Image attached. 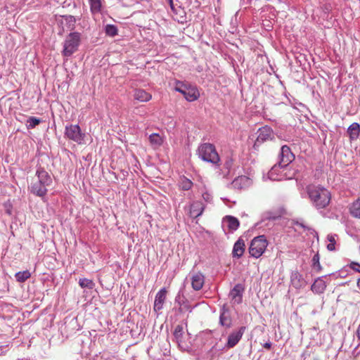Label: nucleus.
I'll return each mask as SVG.
<instances>
[{
  "instance_id": "nucleus-48",
  "label": "nucleus",
  "mask_w": 360,
  "mask_h": 360,
  "mask_svg": "<svg viewBox=\"0 0 360 360\" xmlns=\"http://www.w3.org/2000/svg\"><path fill=\"white\" fill-rule=\"evenodd\" d=\"M340 276L341 277H345V276L342 274V272H340Z\"/></svg>"
},
{
  "instance_id": "nucleus-45",
  "label": "nucleus",
  "mask_w": 360,
  "mask_h": 360,
  "mask_svg": "<svg viewBox=\"0 0 360 360\" xmlns=\"http://www.w3.org/2000/svg\"><path fill=\"white\" fill-rule=\"evenodd\" d=\"M168 1V3L169 4V6L171 7V9L172 11L174 10V3H173V0H167Z\"/></svg>"
},
{
  "instance_id": "nucleus-31",
  "label": "nucleus",
  "mask_w": 360,
  "mask_h": 360,
  "mask_svg": "<svg viewBox=\"0 0 360 360\" xmlns=\"http://www.w3.org/2000/svg\"><path fill=\"white\" fill-rule=\"evenodd\" d=\"M90 8L92 13H99L101 10V0H89Z\"/></svg>"
},
{
  "instance_id": "nucleus-7",
  "label": "nucleus",
  "mask_w": 360,
  "mask_h": 360,
  "mask_svg": "<svg viewBox=\"0 0 360 360\" xmlns=\"http://www.w3.org/2000/svg\"><path fill=\"white\" fill-rule=\"evenodd\" d=\"M247 329V326H240V327L233 330L227 337V340L224 347L226 349H231L236 347L241 340Z\"/></svg>"
},
{
  "instance_id": "nucleus-4",
  "label": "nucleus",
  "mask_w": 360,
  "mask_h": 360,
  "mask_svg": "<svg viewBox=\"0 0 360 360\" xmlns=\"http://www.w3.org/2000/svg\"><path fill=\"white\" fill-rule=\"evenodd\" d=\"M80 42L81 34L78 32H70L63 42L62 54L65 57H70L78 50Z\"/></svg>"
},
{
  "instance_id": "nucleus-47",
  "label": "nucleus",
  "mask_w": 360,
  "mask_h": 360,
  "mask_svg": "<svg viewBox=\"0 0 360 360\" xmlns=\"http://www.w3.org/2000/svg\"><path fill=\"white\" fill-rule=\"evenodd\" d=\"M357 286H358V288H359V290H360V278H359L358 279V281H357Z\"/></svg>"
},
{
  "instance_id": "nucleus-9",
  "label": "nucleus",
  "mask_w": 360,
  "mask_h": 360,
  "mask_svg": "<svg viewBox=\"0 0 360 360\" xmlns=\"http://www.w3.org/2000/svg\"><path fill=\"white\" fill-rule=\"evenodd\" d=\"M219 324L226 328H230L233 326V319L229 308L226 304L221 307L219 310Z\"/></svg>"
},
{
  "instance_id": "nucleus-32",
  "label": "nucleus",
  "mask_w": 360,
  "mask_h": 360,
  "mask_svg": "<svg viewBox=\"0 0 360 360\" xmlns=\"http://www.w3.org/2000/svg\"><path fill=\"white\" fill-rule=\"evenodd\" d=\"M184 335V328L181 325H177L174 330L173 335L176 339V342H179L181 341Z\"/></svg>"
},
{
  "instance_id": "nucleus-38",
  "label": "nucleus",
  "mask_w": 360,
  "mask_h": 360,
  "mask_svg": "<svg viewBox=\"0 0 360 360\" xmlns=\"http://www.w3.org/2000/svg\"><path fill=\"white\" fill-rule=\"evenodd\" d=\"M149 141L152 144L160 146L162 143V138L158 134L154 133L149 136Z\"/></svg>"
},
{
  "instance_id": "nucleus-27",
  "label": "nucleus",
  "mask_w": 360,
  "mask_h": 360,
  "mask_svg": "<svg viewBox=\"0 0 360 360\" xmlns=\"http://www.w3.org/2000/svg\"><path fill=\"white\" fill-rule=\"evenodd\" d=\"M311 267L316 272H320L322 269L320 264V255L318 252L312 257Z\"/></svg>"
},
{
  "instance_id": "nucleus-15",
  "label": "nucleus",
  "mask_w": 360,
  "mask_h": 360,
  "mask_svg": "<svg viewBox=\"0 0 360 360\" xmlns=\"http://www.w3.org/2000/svg\"><path fill=\"white\" fill-rule=\"evenodd\" d=\"M290 282L292 285L296 289H301L307 285L306 281L298 271H294L291 273Z\"/></svg>"
},
{
  "instance_id": "nucleus-49",
  "label": "nucleus",
  "mask_w": 360,
  "mask_h": 360,
  "mask_svg": "<svg viewBox=\"0 0 360 360\" xmlns=\"http://www.w3.org/2000/svg\"><path fill=\"white\" fill-rule=\"evenodd\" d=\"M213 349H214V347H212L210 349V352H212V350H213Z\"/></svg>"
},
{
  "instance_id": "nucleus-30",
  "label": "nucleus",
  "mask_w": 360,
  "mask_h": 360,
  "mask_svg": "<svg viewBox=\"0 0 360 360\" xmlns=\"http://www.w3.org/2000/svg\"><path fill=\"white\" fill-rule=\"evenodd\" d=\"M193 186V182L188 178L184 176L179 181V188L183 191H188Z\"/></svg>"
},
{
  "instance_id": "nucleus-44",
  "label": "nucleus",
  "mask_w": 360,
  "mask_h": 360,
  "mask_svg": "<svg viewBox=\"0 0 360 360\" xmlns=\"http://www.w3.org/2000/svg\"><path fill=\"white\" fill-rule=\"evenodd\" d=\"M271 342L270 341H268L262 345L263 347L267 349H270L271 348Z\"/></svg>"
},
{
  "instance_id": "nucleus-25",
  "label": "nucleus",
  "mask_w": 360,
  "mask_h": 360,
  "mask_svg": "<svg viewBox=\"0 0 360 360\" xmlns=\"http://www.w3.org/2000/svg\"><path fill=\"white\" fill-rule=\"evenodd\" d=\"M233 165V160L231 157H227L223 164L222 174L224 176L229 175Z\"/></svg>"
},
{
  "instance_id": "nucleus-24",
  "label": "nucleus",
  "mask_w": 360,
  "mask_h": 360,
  "mask_svg": "<svg viewBox=\"0 0 360 360\" xmlns=\"http://www.w3.org/2000/svg\"><path fill=\"white\" fill-rule=\"evenodd\" d=\"M347 133L350 141L356 140L360 134V124L357 122H353L347 129Z\"/></svg>"
},
{
  "instance_id": "nucleus-12",
  "label": "nucleus",
  "mask_w": 360,
  "mask_h": 360,
  "mask_svg": "<svg viewBox=\"0 0 360 360\" xmlns=\"http://www.w3.org/2000/svg\"><path fill=\"white\" fill-rule=\"evenodd\" d=\"M167 290L165 288H161L156 294L154 301L153 309L155 312H159L162 309L166 300Z\"/></svg>"
},
{
  "instance_id": "nucleus-42",
  "label": "nucleus",
  "mask_w": 360,
  "mask_h": 360,
  "mask_svg": "<svg viewBox=\"0 0 360 360\" xmlns=\"http://www.w3.org/2000/svg\"><path fill=\"white\" fill-rule=\"evenodd\" d=\"M186 300L185 297H181V292H179L178 294L176 295V297H175V303H177L179 307H181V304H182V300Z\"/></svg>"
},
{
  "instance_id": "nucleus-26",
  "label": "nucleus",
  "mask_w": 360,
  "mask_h": 360,
  "mask_svg": "<svg viewBox=\"0 0 360 360\" xmlns=\"http://www.w3.org/2000/svg\"><path fill=\"white\" fill-rule=\"evenodd\" d=\"M349 212L353 217L360 219V198L357 199L351 205Z\"/></svg>"
},
{
  "instance_id": "nucleus-23",
  "label": "nucleus",
  "mask_w": 360,
  "mask_h": 360,
  "mask_svg": "<svg viewBox=\"0 0 360 360\" xmlns=\"http://www.w3.org/2000/svg\"><path fill=\"white\" fill-rule=\"evenodd\" d=\"M225 221L227 222L228 228L231 232L236 231L240 226L239 220L231 215H226L223 218V222Z\"/></svg>"
},
{
  "instance_id": "nucleus-13",
  "label": "nucleus",
  "mask_w": 360,
  "mask_h": 360,
  "mask_svg": "<svg viewBox=\"0 0 360 360\" xmlns=\"http://www.w3.org/2000/svg\"><path fill=\"white\" fill-rule=\"evenodd\" d=\"M245 290L244 285L241 283H237L229 292V297L237 304H240L243 301V294Z\"/></svg>"
},
{
  "instance_id": "nucleus-34",
  "label": "nucleus",
  "mask_w": 360,
  "mask_h": 360,
  "mask_svg": "<svg viewBox=\"0 0 360 360\" xmlns=\"http://www.w3.org/2000/svg\"><path fill=\"white\" fill-rule=\"evenodd\" d=\"M41 122V119L36 117H30L27 120V128L28 129H34L36 126L40 124Z\"/></svg>"
},
{
  "instance_id": "nucleus-6",
  "label": "nucleus",
  "mask_w": 360,
  "mask_h": 360,
  "mask_svg": "<svg viewBox=\"0 0 360 360\" xmlns=\"http://www.w3.org/2000/svg\"><path fill=\"white\" fill-rule=\"evenodd\" d=\"M64 134L67 139L72 140L78 144L84 143L85 134L82 131V129L78 124L66 125Z\"/></svg>"
},
{
  "instance_id": "nucleus-43",
  "label": "nucleus",
  "mask_w": 360,
  "mask_h": 360,
  "mask_svg": "<svg viewBox=\"0 0 360 360\" xmlns=\"http://www.w3.org/2000/svg\"><path fill=\"white\" fill-rule=\"evenodd\" d=\"M245 179H246L245 176H241L240 178L235 179L233 181V184L235 186H237L239 184H240L243 180H245Z\"/></svg>"
},
{
  "instance_id": "nucleus-46",
  "label": "nucleus",
  "mask_w": 360,
  "mask_h": 360,
  "mask_svg": "<svg viewBox=\"0 0 360 360\" xmlns=\"http://www.w3.org/2000/svg\"><path fill=\"white\" fill-rule=\"evenodd\" d=\"M357 347H356L353 350V352H352V355H353L354 357H356V356L359 354V353H360V352H356V350Z\"/></svg>"
},
{
  "instance_id": "nucleus-28",
  "label": "nucleus",
  "mask_w": 360,
  "mask_h": 360,
  "mask_svg": "<svg viewBox=\"0 0 360 360\" xmlns=\"http://www.w3.org/2000/svg\"><path fill=\"white\" fill-rule=\"evenodd\" d=\"M31 276V274L28 270L18 271L15 273V278L18 282L23 283Z\"/></svg>"
},
{
  "instance_id": "nucleus-22",
  "label": "nucleus",
  "mask_w": 360,
  "mask_h": 360,
  "mask_svg": "<svg viewBox=\"0 0 360 360\" xmlns=\"http://www.w3.org/2000/svg\"><path fill=\"white\" fill-rule=\"evenodd\" d=\"M134 98L140 102H147L152 98V95L144 89H138L134 91Z\"/></svg>"
},
{
  "instance_id": "nucleus-3",
  "label": "nucleus",
  "mask_w": 360,
  "mask_h": 360,
  "mask_svg": "<svg viewBox=\"0 0 360 360\" xmlns=\"http://www.w3.org/2000/svg\"><path fill=\"white\" fill-rule=\"evenodd\" d=\"M174 89L181 93L184 98L189 102L196 101L200 96L197 87L188 82L175 80Z\"/></svg>"
},
{
  "instance_id": "nucleus-14",
  "label": "nucleus",
  "mask_w": 360,
  "mask_h": 360,
  "mask_svg": "<svg viewBox=\"0 0 360 360\" xmlns=\"http://www.w3.org/2000/svg\"><path fill=\"white\" fill-rule=\"evenodd\" d=\"M35 174L38 178V181H40L42 184H45L47 186L51 185L53 181L51 175L48 173V172L46 171V169L43 167H37Z\"/></svg>"
},
{
  "instance_id": "nucleus-40",
  "label": "nucleus",
  "mask_w": 360,
  "mask_h": 360,
  "mask_svg": "<svg viewBox=\"0 0 360 360\" xmlns=\"http://www.w3.org/2000/svg\"><path fill=\"white\" fill-rule=\"evenodd\" d=\"M202 197L203 200L207 202L210 203V202H212V199H213L212 194L207 191L202 192Z\"/></svg>"
},
{
  "instance_id": "nucleus-10",
  "label": "nucleus",
  "mask_w": 360,
  "mask_h": 360,
  "mask_svg": "<svg viewBox=\"0 0 360 360\" xmlns=\"http://www.w3.org/2000/svg\"><path fill=\"white\" fill-rule=\"evenodd\" d=\"M278 159V163L279 165L287 167L294 160L295 155L292 153L290 148L287 145H284L281 148Z\"/></svg>"
},
{
  "instance_id": "nucleus-36",
  "label": "nucleus",
  "mask_w": 360,
  "mask_h": 360,
  "mask_svg": "<svg viewBox=\"0 0 360 360\" xmlns=\"http://www.w3.org/2000/svg\"><path fill=\"white\" fill-rule=\"evenodd\" d=\"M62 17L64 18L65 25L70 30H72L75 28V25L76 22L75 18L72 15H63Z\"/></svg>"
},
{
  "instance_id": "nucleus-5",
  "label": "nucleus",
  "mask_w": 360,
  "mask_h": 360,
  "mask_svg": "<svg viewBox=\"0 0 360 360\" xmlns=\"http://www.w3.org/2000/svg\"><path fill=\"white\" fill-rule=\"evenodd\" d=\"M267 245V240L264 235L254 238L249 247L250 255L256 259L260 257L264 252Z\"/></svg>"
},
{
  "instance_id": "nucleus-11",
  "label": "nucleus",
  "mask_w": 360,
  "mask_h": 360,
  "mask_svg": "<svg viewBox=\"0 0 360 360\" xmlns=\"http://www.w3.org/2000/svg\"><path fill=\"white\" fill-rule=\"evenodd\" d=\"M286 167L279 165L278 163L274 165L268 173V177L272 181H282L286 179V174L283 172Z\"/></svg>"
},
{
  "instance_id": "nucleus-39",
  "label": "nucleus",
  "mask_w": 360,
  "mask_h": 360,
  "mask_svg": "<svg viewBox=\"0 0 360 360\" xmlns=\"http://www.w3.org/2000/svg\"><path fill=\"white\" fill-rule=\"evenodd\" d=\"M293 224L297 225V226L302 227L304 231H310L311 233H314L316 235H317V233L314 231V229L306 226L302 221H294Z\"/></svg>"
},
{
  "instance_id": "nucleus-35",
  "label": "nucleus",
  "mask_w": 360,
  "mask_h": 360,
  "mask_svg": "<svg viewBox=\"0 0 360 360\" xmlns=\"http://www.w3.org/2000/svg\"><path fill=\"white\" fill-rule=\"evenodd\" d=\"M194 307H192L188 300H183L181 307H179V311L180 313H184L186 311L191 312Z\"/></svg>"
},
{
  "instance_id": "nucleus-21",
  "label": "nucleus",
  "mask_w": 360,
  "mask_h": 360,
  "mask_svg": "<svg viewBox=\"0 0 360 360\" xmlns=\"http://www.w3.org/2000/svg\"><path fill=\"white\" fill-rule=\"evenodd\" d=\"M281 217V213L278 211H267L262 214V220L257 224L259 227L262 226V224L266 220H276Z\"/></svg>"
},
{
  "instance_id": "nucleus-8",
  "label": "nucleus",
  "mask_w": 360,
  "mask_h": 360,
  "mask_svg": "<svg viewBox=\"0 0 360 360\" xmlns=\"http://www.w3.org/2000/svg\"><path fill=\"white\" fill-rule=\"evenodd\" d=\"M257 137L254 143V147L259 146L265 141H271L274 139V133L272 128L268 125H265L259 128L257 131Z\"/></svg>"
},
{
  "instance_id": "nucleus-50",
  "label": "nucleus",
  "mask_w": 360,
  "mask_h": 360,
  "mask_svg": "<svg viewBox=\"0 0 360 360\" xmlns=\"http://www.w3.org/2000/svg\"><path fill=\"white\" fill-rule=\"evenodd\" d=\"M314 360H319L318 358H314Z\"/></svg>"
},
{
  "instance_id": "nucleus-1",
  "label": "nucleus",
  "mask_w": 360,
  "mask_h": 360,
  "mask_svg": "<svg viewBox=\"0 0 360 360\" xmlns=\"http://www.w3.org/2000/svg\"><path fill=\"white\" fill-rule=\"evenodd\" d=\"M307 193L312 205L317 210L327 207L331 200L330 192L323 186L309 185L306 188Z\"/></svg>"
},
{
  "instance_id": "nucleus-2",
  "label": "nucleus",
  "mask_w": 360,
  "mask_h": 360,
  "mask_svg": "<svg viewBox=\"0 0 360 360\" xmlns=\"http://www.w3.org/2000/svg\"><path fill=\"white\" fill-rule=\"evenodd\" d=\"M197 154L204 162L211 163L215 167H219L221 160L214 145L210 143L200 144L198 148Z\"/></svg>"
},
{
  "instance_id": "nucleus-33",
  "label": "nucleus",
  "mask_w": 360,
  "mask_h": 360,
  "mask_svg": "<svg viewBox=\"0 0 360 360\" xmlns=\"http://www.w3.org/2000/svg\"><path fill=\"white\" fill-rule=\"evenodd\" d=\"M105 32L108 36L115 37L117 34L118 30L116 25L108 24L105 27Z\"/></svg>"
},
{
  "instance_id": "nucleus-37",
  "label": "nucleus",
  "mask_w": 360,
  "mask_h": 360,
  "mask_svg": "<svg viewBox=\"0 0 360 360\" xmlns=\"http://www.w3.org/2000/svg\"><path fill=\"white\" fill-rule=\"evenodd\" d=\"M337 237V235L336 234H329L327 236V239L329 242V243L327 245V249L329 251H333L335 250V243H336V240H335V238Z\"/></svg>"
},
{
  "instance_id": "nucleus-19",
  "label": "nucleus",
  "mask_w": 360,
  "mask_h": 360,
  "mask_svg": "<svg viewBox=\"0 0 360 360\" xmlns=\"http://www.w3.org/2000/svg\"><path fill=\"white\" fill-rule=\"evenodd\" d=\"M205 276L202 273H197L191 277V285L193 290H200L204 284Z\"/></svg>"
},
{
  "instance_id": "nucleus-29",
  "label": "nucleus",
  "mask_w": 360,
  "mask_h": 360,
  "mask_svg": "<svg viewBox=\"0 0 360 360\" xmlns=\"http://www.w3.org/2000/svg\"><path fill=\"white\" fill-rule=\"evenodd\" d=\"M79 285L82 288H87L89 290H92L95 286V283L92 280L86 278H80Z\"/></svg>"
},
{
  "instance_id": "nucleus-41",
  "label": "nucleus",
  "mask_w": 360,
  "mask_h": 360,
  "mask_svg": "<svg viewBox=\"0 0 360 360\" xmlns=\"http://www.w3.org/2000/svg\"><path fill=\"white\" fill-rule=\"evenodd\" d=\"M349 266L354 271L360 273V264L356 262H352L349 264Z\"/></svg>"
},
{
  "instance_id": "nucleus-18",
  "label": "nucleus",
  "mask_w": 360,
  "mask_h": 360,
  "mask_svg": "<svg viewBox=\"0 0 360 360\" xmlns=\"http://www.w3.org/2000/svg\"><path fill=\"white\" fill-rule=\"evenodd\" d=\"M205 207L202 202L198 200L193 202L190 207L191 215L194 218L200 217L203 213Z\"/></svg>"
},
{
  "instance_id": "nucleus-17",
  "label": "nucleus",
  "mask_w": 360,
  "mask_h": 360,
  "mask_svg": "<svg viewBox=\"0 0 360 360\" xmlns=\"http://www.w3.org/2000/svg\"><path fill=\"white\" fill-rule=\"evenodd\" d=\"M245 242L242 238H238V240L234 243L233 250H232V256L234 258L239 259L240 258L244 252H245Z\"/></svg>"
},
{
  "instance_id": "nucleus-16",
  "label": "nucleus",
  "mask_w": 360,
  "mask_h": 360,
  "mask_svg": "<svg viewBox=\"0 0 360 360\" xmlns=\"http://www.w3.org/2000/svg\"><path fill=\"white\" fill-rule=\"evenodd\" d=\"M47 186L45 184H42L40 181L37 180V181L32 183L30 186V192L39 197H44L47 193Z\"/></svg>"
},
{
  "instance_id": "nucleus-20",
  "label": "nucleus",
  "mask_w": 360,
  "mask_h": 360,
  "mask_svg": "<svg viewBox=\"0 0 360 360\" xmlns=\"http://www.w3.org/2000/svg\"><path fill=\"white\" fill-rule=\"evenodd\" d=\"M323 277H319L315 280L311 286V290L316 294H322L326 288V282L323 280Z\"/></svg>"
}]
</instances>
